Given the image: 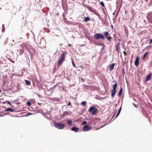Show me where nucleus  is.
<instances>
[{
	"mask_svg": "<svg viewBox=\"0 0 152 152\" xmlns=\"http://www.w3.org/2000/svg\"><path fill=\"white\" fill-rule=\"evenodd\" d=\"M115 115V113H114V114H113V115Z\"/></svg>",
	"mask_w": 152,
	"mask_h": 152,
	"instance_id": "42",
	"label": "nucleus"
},
{
	"mask_svg": "<svg viewBox=\"0 0 152 152\" xmlns=\"http://www.w3.org/2000/svg\"><path fill=\"white\" fill-rule=\"evenodd\" d=\"M115 50L116 51H117L118 53H119V47L118 46H116L115 47Z\"/></svg>",
	"mask_w": 152,
	"mask_h": 152,
	"instance_id": "23",
	"label": "nucleus"
},
{
	"mask_svg": "<svg viewBox=\"0 0 152 152\" xmlns=\"http://www.w3.org/2000/svg\"><path fill=\"white\" fill-rule=\"evenodd\" d=\"M56 86V85H55L54 86V87H55Z\"/></svg>",
	"mask_w": 152,
	"mask_h": 152,
	"instance_id": "44",
	"label": "nucleus"
},
{
	"mask_svg": "<svg viewBox=\"0 0 152 152\" xmlns=\"http://www.w3.org/2000/svg\"><path fill=\"white\" fill-rule=\"evenodd\" d=\"M121 107L119 109V110H118V113H120L121 110Z\"/></svg>",
	"mask_w": 152,
	"mask_h": 152,
	"instance_id": "29",
	"label": "nucleus"
},
{
	"mask_svg": "<svg viewBox=\"0 0 152 152\" xmlns=\"http://www.w3.org/2000/svg\"><path fill=\"white\" fill-rule=\"evenodd\" d=\"M149 53V52L148 51V52H146L144 55L143 57H142V58L143 59H144L146 57V56Z\"/></svg>",
	"mask_w": 152,
	"mask_h": 152,
	"instance_id": "21",
	"label": "nucleus"
},
{
	"mask_svg": "<svg viewBox=\"0 0 152 152\" xmlns=\"http://www.w3.org/2000/svg\"><path fill=\"white\" fill-rule=\"evenodd\" d=\"M152 73H150V74L148 75H147L146 77V81H148L150 79V77L151 76Z\"/></svg>",
	"mask_w": 152,
	"mask_h": 152,
	"instance_id": "12",
	"label": "nucleus"
},
{
	"mask_svg": "<svg viewBox=\"0 0 152 152\" xmlns=\"http://www.w3.org/2000/svg\"><path fill=\"white\" fill-rule=\"evenodd\" d=\"M87 8L91 12H92L95 11V10L93 9L90 6H87Z\"/></svg>",
	"mask_w": 152,
	"mask_h": 152,
	"instance_id": "14",
	"label": "nucleus"
},
{
	"mask_svg": "<svg viewBox=\"0 0 152 152\" xmlns=\"http://www.w3.org/2000/svg\"><path fill=\"white\" fill-rule=\"evenodd\" d=\"M72 65H73V66L74 67H75V65L74 62V61H72Z\"/></svg>",
	"mask_w": 152,
	"mask_h": 152,
	"instance_id": "30",
	"label": "nucleus"
},
{
	"mask_svg": "<svg viewBox=\"0 0 152 152\" xmlns=\"http://www.w3.org/2000/svg\"><path fill=\"white\" fill-rule=\"evenodd\" d=\"M79 129L78 127H76L74 126L71 128V130L73 131L76 132H77L78 131Z\"/></svg>",
	"mask_w": 152,
	"mask_h": 152,
	"instance_id": "11",
	"label": "nucleus"
},
{
	"mask_svg": "<svg viewBox=\"0 0 152 152\" xmlns=\"http://www.w3.org/2000/svg\"><path fill=\"white\" fill-rule=\"evenodd\" d=\"M123 92V89L122 88H121L120 89V90L119 91V92L118 93V96L119 97H120L121 96V95L122 93Z\"/></svg>",
	"mask_w": 152,
	"mask_h": 152,
	"instance_id": "15",
	"label": "nucleus"
},
{
	"mask_svg": "<svg viewBox=\"0 0 152 152\" xmlns=\"http://www.w3.org/2000/svg\"><path fill=\"white\" fill-rule=\"evenodd\" d=\"M139 58L138 56H137L136 58L135 61L134 65L136 66H137L139 65Z\"/></svg>",
	"mask_w": 152,
	"mask_h": 152,
	"instance_id": "10",
	"label": "nucleus"
},
{
	"mask_svg": "<svg viewBox=\"0 0 152 152\" xmlns=\"http://www.w3.org/2000/svg\"><path fill=\"white\" fill-rule=\"evenodd\" d=\"M115 66V64L114 63H112L110 65L109 68L110 71H112L113 70Z\"/></svg>",
	"mask_w": 152,
	"mask_h": 152,
	"instance_id": "13",
	"label": "nucleus"
},
{
	"mask_svg": "<svg viewBox=\"0 0 152 152\" xmlns=\"http://www.w3.org/2000/svg\"><path fill=\"white\" fill-rule=\"evenodd\" d=\"M104 37L110 42H111L112 40V37L109 34L107 31H105L104 33Z\"/></svg>",
	"mask_w": 152,
	"mask_h": 152,
	"instance_id": "7",
	"label": "nucleus"
},
{
	"mask_svg": "<svg viewBox=\"0 0 152 152\" xmlns=\"http://www.w3.org/2000/svg\"><path fill=\"white\" fill-rule=\"evenodd\" d=\"M9 104H10V105H11V103H10V102H9Z\"/></svg>",
	"mask_w": 152,
	"mask_h": 152,
	"instance_id": "41",
	"label": "nucleus"
},
{
	"mask_svg": "<svg viewBox=\"0 0 152 152\" xmlns=\"http://www.w3.org/2000/svg\"><path fill=\"white\" fill-rule=\"evenodd\" d=\"M25 82L26 84L27 85H31V83L29 81H28V80H25Z\"/></svg>",
	"mask_w": 152,
	"mask_h": 152,
	"instance_id": "19",
	"label": "nucleus"
},
{
	"mask_svg": "<svg viewBox=\"0 0 152 152\" xmlns=\"http://www.w3.org/2000/svg\"><path fill=\"white\" fill-rule=\"evenodd\" d=\"M88 111L89 112L91 113L92 115H93L97 113V109L95 107L93 106L89 108Z\"/></svg>",
	"mask_w": 152,
	"mask_h": 152,
	"instance_id": "3",
	"label": "nucleus"
},
{
	"mask_svg": "<svg viewBox=\"0 0 152 152\" xmlns=\"http://www.w3.org/2000/svg\"><path fill=\"white\" fill-rule=\"evenodd\" d=\"M93 13H94L95 14L97 15L99 17H100V15L99 13H98L96 11V10H95V11L94 12H92Z\"/></svg>",
	"mask_w": 152,
	"mask_h": 152,
	"instance_id": "20",
	"label": "nucleus"
},
{
	"mask_svg": "<svg viewBox=\"0 0 152 152\" xmlns=\"http://www.w3.org/2000/svg\"><path fill=\"white\" fill-rule=\"evenodd\" d=\"M100 4L103 7H104V4L103 3V2L102 1H101L100 2Z\"/></svg>",
	"mask_w": 152,
	"mask_h": 152,
	"instance_id": "27",
	"label": "nucleus"
},
{
	"mask_svg": "<svg viewBox=\"0 0 152 152\" xmlns=\"http://www.w3.org/2000/svg\"><path fill=\"white\" fill-rule=\"evenodd\" d=\"M116 46H119L120 45L119 43H116L115 44Z\"/></svg>",
	"mask_w": 152,
	"mask_h": 152,
	"instance_id": "31",
	"label": "nucleus"
},
{
	"mask_svg": "<svg viewBox=\"0 0 152 152\" xmlns=\"http://www.w3.org/2000/svg\"><path fill=\"white\" fill-rule=\"evenodd\" d=\"M66 53L65 52H63L61 55L60 56L58 61V66H59L63 63L65 60V58L66 56Z\"/></svg>",
	"mask_w": 152,
	"mask_h": 152,
	"instance_id": "1",
	"label": "nucleus"
},
{
	"mask_svg": "<svg viewBox=\"0 0 152 152\" xmlns=\"http://www.w3.org/2000/svg\"><path fill=\"white\" fill-rule=\"evenodd\" d=\"M71 114V112L69 111L64 112L63 113V115L65 116L67 115H70Z\"/></svg>",
	"mask_w": 152,
	"mask_h": 152,
	"instance_id": "17",
	"label": "nucleus"
},
{
	"mask_svg": "<svg viewBox=\"0 0 152 152\" xmlns=\"http://www.w3.org/2000/svg\"><path fill=\"white\" fill-rule=\"evenodd\" d=\"M119 114L120 113H119L118 112V113H117V114L115 118H116L119 115Z\"/></svg>",
	"mask_w": 152,
	"mask_h": 152,
	"instance_id": "33",
	"label": "nucleus"
},
{
	"mask_svg": "<svg viewBox=\"0 0 152 152\" xmlns=\"http://www.w3.org/2000/svg\"><path fill=\"white\" fill-rule=\"evenodd\" d=\"M1 102V101H0V103Z\"/></svg>",
	"mask_w": 152,
	"mask_h": 152,
	"instance_id": "45",
	"label": "nucleus"
},
{
	"mask_svg": "<svg viewBox=\"0 0 152 152\" xmlns=\"http://www.w3.org/2000/svg\"><path fill=\"white\" fill-rule=\"evenodd\" d=\"M94 38L97 40H104L105 39L104 37L102 34L100 33H97L95 34L94 35Z\"/></svg>",
	"mask_w": 152,
	"mask_h": 152,
	"instance_id": "2",
	"label": "nucleus"
},
{
	"mask_svg": "<svg viewBox=\"0 0 152 152\" xmlns=\"http://www.w3.org/2000/svg\"><path fill=\"white\" fill-rule=\"evenodd\" d=\"M125 13L126 14H127V12L126 11H125Z\"/></svg>",
	"mask_w": 152,
	"mask_h": 152,
	"instance_id": "37",
	"label": "nucleus"
},
{
	"mask_svg": "<svg viewBox=\"0 0 152 152\" xmlns=\"http://www.w3.org/2000/svg\"><path fill=\"white\" fill-rule=\"evenodd\" d=\"M31 113H29V114H28V115H31Z\"/></svg>",
	"mask_w": 152,
	"mask_h": 152,
	"instance_id": "39",
	"label": "nucleus"
},
{
	"mask_svg": "<svg viewBox=\"0 0 152 152\" xmlns=\"http://www.w3.org/2000/svg\"><path fill=\"white\" fill-rule=\"evenodd\" d=\"M25 48H26V44L25 43L22 44L19 47V49L18 50V51L20 55L24 52Z\"/></svg>",
	"mask_w": 152,
	"mask_h": 152,
	"instance_id": "5",
	"label": "nucleus"
},
{
	"mask_svg": "<svg viewBox=\"0 0 152 152\" xmlns=\"http://www.w3.org/2000/svg\"><path fill=\"white\" fill-rule=\"evenodd\" d=\"M81 79L82 80V81H83V78H81Z\"/></svg>",
	"mask_w": 152,
	"mask_h": 152,
	"instance_id": "38",
	"label": "nucleus"
},
{
	"mask_svg": "<svg viewBox=\"0 0 152 152\" xmlns=\"http://www.w3.org/2000/svg\"><path fill=\"white\" fill-rule=\"evenodd\" d=\"M6 111H11L12 112H13L14 111H15V110H14L12 109H11V108H7L6 110Z\"/></svg>",
	"mask_w": 152,
	"mask_h": 152,
	"instance_id": "18",
	"label": "nucleus"
},
{
	"mask_svg": "<svg viewBox=\"0 0 152 152\" xmlns=\"http://www.w3.org/2000/svg\"><path fill=\"white\" fill-rule=\"evenodd\" d=\"M27 104L28 106H30L31 105V103L30 101H28L27 102Z\"/></svg>",
	"mask_w": 152,
	"mask_h": 152,
	"instance_id": "26",
	"label": "nucleus"
},
{
	"mask_svg": "<svg viewBox=\"0 0 152 152\" xmlns=\"http://www.w3.org/2000/svg\"><path fill=\"white\" fill-rule=\"evenodd\" d=\"M71 104V102H68V106H70Z\"/></svg>",
	"mask_w": 152,
	"mask_h": 152,
	"instance_id": "35",
	"label": "nucleus"
},
{
	"mask_svg": "<svg viewBox=\"0 0 152 152\" xmlns=\"http://www.w3.org/2000/svg\"><path fill=\"white\" fill-rule=\"evenodd\" d=\"M86 101H83L81 103V104L83 106H85L86 104Z\"/></svg>",
	"mask_w": 152,
	"mask_h": 152,
	"instance_id": "24",
	"label": "nucleus"
},
{
	"mask_svg": "<svg viewBox=\"0 0 152 152\" xmlns=\"http://www.w3.org/2000/svg\"><path fill=\"white\" fill-rule=\"evenodd\" d=\"M54 125L56 127L59 129H62L65 127L64 124L56 122L54 123Z\"/></svg>",
	"mask_w": 152,
	"mask_h": 152,
	"instance_id": "6",
	"label": "nucleus"
},
{
	"mask_svg": "<svg viewBox=\"0 0 152 152\" xmlns=\"http://www.w3.org/2000/svg\"><path fill=\"white\" fill-rule=\"evenodd\" d=\"M115 83L113 86V89L111 90V95L112 97H113L116 93L117 82L116 81H115Z\"/></svg>",
	"mask_w": 152,
	"mask_h": 152,
	"instance_id": "4",
	"label": "nucleus"
},
{
	"mask_svg": "<svg viewBox=\"0 0 152 152\" xmlns=\"http://www.w3.org/2000/svg\"><path fill=\"white\" fill-rule=\"evenodd\" d=\"M123 53H124V55L125 56H126V52L125 51H124L123 52Z\"/></svg>",
	"mask_w": 152,
	"mask_h": 152,
	"instance_id": "32",
	"label": "nucleus"
},
{
	"mask_svg": "<svg viewBox=\"0 0 152 152\" xmlns=\"http://www.w3.org/2000/svg\"><path fill=\"white\" fill-rule=\"evenodd\" d=\"M68 46H69L70 47H71L72 46V45L70 44H68Z\"/></svg>",
	"mask_w": 152,
	"mask_h": 152,
	"instance_id": "36",
	"label": "nucleus"
},
{
	"mask_svg": "<svg viewBox=\"0 0 152 152\" xmlns=\"http://www.w3.org/2000/svg\"><path fill=\"white\" fill-rule=\"evenodd\" d=\"M87 123V122L86 121H83L82 123V125H84V124H86Z\"/></svg>",
	"mask_w": 152,
	"mask_h": 152,
	"instance_id": "28",
	"label": "nucleus"
},
{
	"mask_svg": "<svg viewBox=\"0 0 152 152\" xmlns=\"http://www.w3.org/2000/svg\"><path fill=\"white\" fill-rule=\"evenodd\" d=\"M67 122L69 125H70L72 124V121L71 120H67Z\"/></svg>",
	"mask_w": 152,
	"mask_h": 152,
	"instance_id": "22",
	"label": "nucleus"
},
{
	"mask_svg": "<svg viewBox=\"0 0 152 152\" xmlns=\"http://www.w3.org/2000/svg\"><path fill=\"white\" fill-rule=\"evenodd\" d=\"M122 75H124L125 73V70L123 68L122 69Z\"/></svg>",
	"mask_w": 152,
	"mask_h": 152,
	"instance_id": "25",
	"label": "nucleus"
},
{
	"mask_svg": "<svg viewBox=\"0 0 152 152\" xmlns=\"http://www.w3.org/2000/svg\"><path fill=\"white\" fill-rule=\"evenodd\" d=\"M38 104H39V105H41V103H40V104H39V103H38Z\"/></svg>",
	"mask_w": 152,
	"mask_h": 152,
	"instance_id": "40",
	"label": "nucleus"
},
{
	"mask_svg": "<svg viewBox=\"0 0 152 152\" xmlns=\"http://www.w3.org/2000/svg\"><path fill=\"white\" fill-rule=\"evenodd\" d=\"M125 51H126V49H125Z\"/></svg>",
	"mask_w": 152,
	"mask_h": 152,
	"instance_id": "43",
	"label": "nucleus"
},
{
	"mask_svg": "<svg viewBox=\"0 0 152 152\" xmlns=\"http://www.w3.org/2000/svg\"><path fill=\"white\" fill-rule=\"evenodd\" d=\"M152 43V39L150 40L149 42V44H151Z\"/></svg>",
	"mask_w": 152,
	"mask_h": 152,
	"instance_id": "34",
	"label": "nucleus"
},
{
	"mask_svg": "<svg viewBox=\"0 0 152 152\" xmlns=\"http://www.w3.org/2000/svg\"><path fill=\"white\" fill-rule=\"evenodd\" d=\"M147 18L149 22L152 23V12L148 13L147 16Z\"/></svg>",
	"mask_w": 152,
	"mask_h": 152,
	"instance_id": "8",
	"label": "nucleus"
},
{
	"mask_svg": "<svg viewBox=\"0 0 152 152\" xmlns=\"http://www.w3.org/2000/svg\"><path fill=\"white\" fill-rule=\"evenodd\" d=\"M91 20V19L89 17H85L83 20L85 22H87Z\"/></svg>",
	"mask_w": 152,
	"mask_h": 152,
	"instance_id": "16",
	"label": "nucleus"
},
{
	"mask_svg": "<svg viewBox=\"0 0 152 152\" xmlns=\"http://www.w3.org/2000/svg\"><path fill=\"white\" fill-rule=\"evenodd\" d=\"M91 128H90L88 125H86L84 126L83 128V130L84 132L88 131L90 130Z\"/></svg>",
	"mask_w": 152,
	"mask_h": 152,
	"instance_id": "9",
	"label": "nucleus"
}]
</instances>
